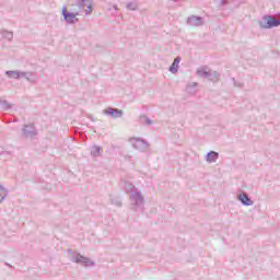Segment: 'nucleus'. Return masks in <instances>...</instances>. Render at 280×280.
Instances as JSON below:
<instances>
[{
	"instance_id": "nucleus-1",
	"label": "nucleus",
	"mask_w": 280,
	"mask_h": 280,
	"mask_svg": "<svg viewBox=\"0 0 280 280\" xmlns=\"http://www.w3.org/2000/svg\"><path fill=\"white\" fill-rule=\"evenodd\" d=\"M75 7L72 12L67 11V7H63L61 11L63 20L66 23H69V25H75V23H78V16H80L82 12H85L86 15L93 12L91 0H75Z\"/></svg>"
},
{
	"instance_id": "nucleus-2",
	"label": "nucleus",
	"mask_w": 280,
	"mask_h": 280,
	"mask_svg": "<svg viewBox=\"0 0 280 280\" xmlns=\"http://www.w3.org/2000/svg\"><path fill=\"white\" fill-rule=\"evenodd\" d=\"M129 200L133 211H143V207H145V198L139 189H135L130 192Z\"/></svg>"
},
{
	"instance_id": "nucleus-3",
	"label": "nucleus",
	"mask_w": 280,
	"mask_h": 280,
	"mask_svg": "<svg viewBox=\"0 0 280 280\" xmlns=\"http://www.w3.org/2000/svg\"><path fill=\"white\" fill-rule=\"evenodd\" d=\"M5 75L9 78H13V80H21V78H24V80H27V82H31L32 84H35L37 82L36 77H34V72H25V71H19V70H7Z\"/></svg>"
},
{
	"instance_id": "nucleus-4",
	"label": "nucleus",
	"mask_w": 280,
	"mask_h": 280,
	"mask_svg": "<svg viewBox=\"0 0 280 280\" xmlns=\"http://www.w3.org/2000/svg\"><path fill=\"white\" fill-rule=\"evenodd\" d=\"M129 143L135 148V150H138L139 152H148V148L150 144L148 141L141 139V138H130Z\"/></svg>"
},
{
	"instance_id": "nucleus-5",
	"label": "nucleus",
	"mask_w": 280,
	"mask_h": 280,
	"mask_svg": "<svg viewBox=\"0 0 280 280\" xmlns=\"http://www.w3.org/2000/svg\"><path fill=\"white\" fill-rule=\"evenodd\" d=\"M70 259L74 264H83V266L85 268H89V266H95L94 261H91V259H89L80 254H73Z\"/></svg>"
},
{
	"instance_id": "nucleus-6",
	"label": "nucleus",
	"mask_w": 280,
	"mask_h": 280,
	"mask_svg": "<svg viewBox=\"0 0 280 280\" xmlns=\"http://www.w3.org/2000/svg\"><path fill=\"white\" fill-rule=\"evenodd\" d=\"M22 135L26 139H33V137H36V135H38V132L36 131V127H34V125H26L22 130Z\"/></svg>"
},
{
	"instance_id": "nucleus-7",
	"label": "nucleus",
	"mask_w": 280,
	"mask_h": 280,
	"mask_svg": "<svg viewBox=\"0 0 280 280\" xmlns=\"http://www.w3.org/2000/svg\"><path fill=\"white\" fill-rule=\"evenodd\" d=\"M104 115H108L109 117H113L114 119H119L124 117V110L118 108L108 107L104 110Z\"/></svg>"
},
{
	"instance_id": "nucleus-8",
	"label": "nucleus",
	"mask_w": 280,
	"mask_h": 280,
	"mask_svg": "<svg viewBox=\"0 0 280 280\" xmlns=\"http://www.w3.org/2000/svg\"><path fill=\"white\" fill-rule=\"evenodd\" d=\"M237 200H240V202L244 206V207H253L255 205V202L253 201V199H250V197H248V194L246 192H241L237 196Z\"/></svg>"
},
{
	"instance_id": "nucleus-9",
	"label": "nucleus",
	"mask_w": 280,
	"mask_h": 280,
	"mask_svg": "<svg viewBox=\"0 0 280 280\" xmlns=\"http://www.w3.org/2000/svg\"><path fill=\"white\" fill-rule=\"evenodd\" d=\"M205 23L201 16L191 15L187 19V24L191 27H200Z\"/></svg>"
},
{
	"instance_id": "nucleus-10",
	"label": "nucleus",
	"mask_w": 280,
	"mask_h": 280,
	"mask_svg": "<svg viewBox=\"0 0 280 280\" xmlns=\"http://www.w3.org/2000/svg\"><path fill=\"white\" fill-rule=\"evenodd\" d=\"M220 159V153L215 151H210L206 155L207 163H215Z\"/></svg>"
},
{
	"instance_id": "nucleus-11",
	"label": "nucleus",
	"mask_w": 280,
	"mask_h": 280,
	"mask_svg": "<svg viewBox=\"0 0 280 280\" xmlns=\"http://www.w3.org/2000/svg\"><path fill=\"white\" fill-rule=\"evenodd\" d=\"M186 91L187 93H189V95H196V93H198V83H188V85L186 86Z\"/></svg>"
},
{
	"instance_id": "nucleus-12",
	"label": "nucleus",
	"mask_w": 280,
	"mask_h": 280,
	"mask_svg": "<svg viewBox=\"0 0 280 280\" xmlns=\"http://www.w3.org/2000/svg\"><path fill=\"white\" fill-rule=\"evenodd\" d=\"M270 21V15L262 16L261 21L259 22V27L261 30H270V25L268 22Z\"/></svg>"
},
{
	"instance_id": "nucleus-13",
	"label": "nucleus",
	"mask_w": 280,
	"mask_h": 280,
	"mask_svg": "<svg viewBox=\"0 0 280 280\" xmlns=\"http://www.w3.org/2000/svg\"><path fill=\"white\" fill-rule=\"evenodd\" d=\"M178 65H180V57H176L170 67L171 73H178Z\"/></svg>"
},
{
	"instance_id": "nucleus-14",
	"label": "nucleus",
	"mask_w": 280,
	"mask_h": 280,
	"mask_svg": "<svg viewBox=\"0 0 280 280\" xmlns=\"http://www.w3.org/2000/svg\"><path fill=\"white\" fill-rule=\"evenodd\" d=\"M103 152L104 150H102V147L100 145H94L91 148V154L94 158L102 156Z\"/></svg>"
},
{
	"instance_id": "nucleus-15",
	"label": "nucleus",
	"mask_w": 280,
	"mask_h": 280,
	"mask_svg": "<svg viewBox=\"0 0 280 280\" xmlns=\"http://www.w3.org/2000/svg\"><path fill=\"white\" fill-rule=\"evenodd\" d=\"M268 25L269 30H272V27H279L280 19H275L272 15H269Z\"/></svg>"
},
{
	"instance_id": "nucleus-16",
	"label": "nucleus",
	"mask_w": 280,
	"mask_h": 280,
	"mask_svg": "<svg viewBox=\"0 0 280 280\" xmlns=\"http://www.w3.org/2000/svg\"><path fill=\"white\" fill-rule=\"evenodd\" d=\"M208 80L210 82H218L220 80V73L209 70Z\"/></svg>"
},
{
	"instance_id": "nucleus-17",
	"label": "nucleus",
	"mask_w": 280,
	"mask_h": 280,
	"mask_svg": "<svg viewBox=\"0 0 280 280\" xmlns=\"http://www.w3.org/2000/svg\"><path fill=\"white\" fill-rule=\"evenodd\" d=\"M122 183H124V187H125L126 191L129 194V196H130V194H132V191H135V189H139V188L135 187V185H132V183H130V182L124 180Z\"/></svg>"
},
{
	"instance_id": "nucleus-18",
	"label": "nucleus",
	"mask_w": 280,
	"mask_h": 280,
	"mask_svg": "<svg viewBox=\"0 0 280 280\" xmlns=\"http://www.w3.org/2000/svg\"><path fill=\"white\" fill-rule=\"evenodd\" d=\"M209 71L207 68H199L197 69L198 78H209Z\"/></svg>"
},
{
	"instance_id": "nucleus-19",
	"label": "nucleus",
	"mask_w": 280,
	"mask_h": 280,
	"mask_svg": "<svg viewBox=\"0 0 280 280\" xmlns=\"http://www.w3.org/2000/svg\"><path fill=\"white\" fill-rule=\"evenodd\" d=\"M0 106L4 110H10V108H12V104H10L7 100L3 98L0 100Z\"/></svg>"
},
{
	"instance_id": "nucleus-20",
	"label": "nucleus",
	"mask_w": 280,
	"mask_h": 280,
	"mask_svg": "<svg viewBox=\"0 0 280 280\" xmlns=\"http://www.w3.org/2000/svg\"><path fill=\"white\" fill-rule=\"evenodd\" d=\"M8 197V190L0 185V203Z\"/></svg>"
},
{
	"instance_id": "nucleus-21",
	"label": "nucleus",
	"mask_w": 280,
	"mask_h": 280,
	"mask_svg": "<svg viewBox=\"0 0 280 280\" xmlns=\"http://www.w3.org/2000/svg\"><path fill=\"white\" fill-rule=\"evenodd\" d=\"M1 35H2V38H7V40H12V38H14V33L10 31H3Z\"/></svg>"
},
{
	"instance_id": "nucleus-22",
	"label": "nucleus",
	"mask_w": 280,
	"mask_h": 280,
	"mask_svg": "<svg viewBox=\"0 0 280 280\" xmlns=\"http://www.w3.org/2000/svg\"><path fill=\"white\" fill-rule=\"evenodd\" d=\"M140 121H141V124H144V126H152V119H150L145 115L140 117Z\"/></svg>"
},
{
	"instance_id": "nucleus-23",
	"label": "nucleus",
	"mask_w": 280,
	"mask_h": 280,
	"mask_svg": "<svg viewBox=\"0 0 280 280\" xmlns=\"http://www.w3.org/2000/svg\"><path fill=\"white\" fill-rule=\"evenodd\" d=\"M137 8H139V5L137 4V1H132V2L127 3V10L135 11V10H137Z\"/></svg>"
},
{
	"instance_id": "nucleus-24",
	"label": "nucleus",
	"mask_w": 280,
	"mask_h": 280,
	"mask_svg": "<svg viewBox=\"0 0 280 280\" xmlns=\"http://www.w3.org/2000/svg\"><path fill=\"white\" fill-rule=\"evenodd\" d=\"M229 1H231V0H221V4L226 5V3H229Z\"/></svg>"
},
{
	"instance_id": "nucleus-25",
	"label": "nucleus",
	"mask_w": 280,
	"mask_h": 280,
	"mask_svg": "<svg viewBox=\"0 0 280 280\" xmlns=\"http://www.w3.org/2000/svg\"><path fill=\"white\" fill-rule=\"evenodd\" d=\"M115 205H116L117 207H121V201L117 200V201L115 202Z\"/></svg>"
},
{
	"instance_id": "nucleus-26",
	"label": "nucleus",
	"mask_w": 280,
	"mask_h": 280,
	"mask_svg": "<svg viewBox=\"0 0 280 280\" xmlns=\"http://www.w3.org/2000/svg\"><path fill=\"white\" fill-rule=\"evenodd\" d=\"M113 8H114L115 10H119V8H117V4H114Z\"/></svg>"
},
{
	"instance_id": "nucleus-27",
	"label": "nucleus",
	"mask_w": 280,
	"mask_h": 280,
	"mask_svg": "<svg viewBox=\"0 0 280 280\" xmlns=\"http://www.w3.org/2000/svg\"><path fill=\"white\" fill-rule=\"evenodd\" d=\"M172 1H178V0H172Z\"/></svg>"
},
{
	"instance_id": "nucleus-28",
	"label": "nucleus",
	"mask_w": 280,
	"mask_h": 280,
	"mask_svg": "<svg viewBox=\"0 0 280 280\" xmlns=\"http://www.w3.org/2000/svg\"><path fill=\"white\" fill-rule=\"evenodd\" d=\"M238 86H242V84H238Z\"/></svg>"
}]
</instances>
